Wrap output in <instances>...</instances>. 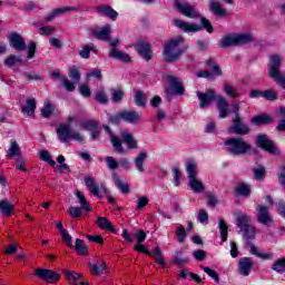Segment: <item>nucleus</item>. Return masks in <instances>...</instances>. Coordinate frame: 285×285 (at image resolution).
Segmentation results:
<instances>
[{
	"mask_svg": "<svg viewBox=\"0 0 285 285\" xmlns=\"http://www.w3.org/2000/svg\"><path fill=\"white\" fill-rule=\"evenodd\" d=\"M184 37L171 38L167 40L163 47V59L166 63H175L181 59V55L188 50L187 47H181Z\"/></svg>",
	"mask_w": 285,
	"mask_h": 285,
	"instance_id": "1",
	"label": "nucleus"
},
{
	"mask_svg": "<svg viewBox=\"0 0 285 285\" xmlns=\"http://www.w3.org/2000/svg\"><path fill=\"white\" fill-rule=\"evenodd\" d=\"M224 146H227L228 153L235 156L246 155V153L253 148L243 137L228 138L224 141Z\"/></svg>",
	"mask_w": 285,
	"mask_h": 285,
	"instance_id": "2",
	"label": "nucleus"
},
{
	"mask_svg": "<svg viewBox=\"0 0 285 285\" xmlns=\"http://www.w3.org/2000/svg\"><path fill=\"white\" fill-rule=\"evenodd\" d=\"M279 68H282V57L277 55L271 56L268 65V76L285 90V76L282 75Z\"/></svg>",
	"mask_w": 285,
	"mask_h": 285,
	"instance_id": "3",
	"label": "nucleus"
},
{
	"mask_svg": "<svg viewBox=\"0 0 285 285\" xmlns=\"http://www.w3.org/2000/svg\"><path fill=\"white\" fill-rule=\"evenodd\" d=\"M253 43V36L250 33L233 35L224 37L220 42V48H230L233 46H246Z\"/></svg>",
	"mask_w": 285,
	"mask_h": 285,
	"instance_id": "4",
	"label": "nucleus"
},
{
	"mask_svg": "<svg viewBox=\"0 0 285 285\" xmlns=\"http://www.w3.org/2000/svg\"><path fill=\"white\" fill-rule=\"evenodd\" d=\"M109 121L114 125L126 121L127 124H139L141 121V114L135 110H121L115 116L109 117Z\"/></svg>",
	"mask_w": 285,
	"mask_h": 285,
	"instance_id": "5",
	"label": "nucleus"
},
{
	"mask_svg": "<svg viewBox=\"0 0 285 285\" xmlns=\"http://www.w3.org/2000/svg\"><path fill=\"white\" fill-rule=\"evenodd\" d=\"M57 135L60 141H62L63 144H66L68 139H75V141H80V142L83 141V136L72 130V127L70 126V124L60 125L57 129Z\"/></svg>",
	"mask_w": 285,
	"mask_h": 285,
	"instance_id": "6",
	"label": "nucleus"
},
{
	"mask_svg": "<svg viewBox=\"0 0 285 285\" xmlns=\"http://www.w3.org/2000/svg\"><path fill=\"white\" fill-rule=\"evenodd\" d=\"M35 275L42 282H47L48 284H57L59 279H61V274L46 268H37L35 269Z\"/></svg>",
	"mask_w": 285,
	"mask_h": 285,
	"instance_id": "7",
	"label": "nucleus"
},
{
	"mask_svg": "<svg viewBox=\"0 0 285 285\" xmlns=\"http://www.w3.org/2000/svg\"><path fill=\"white\" fill-rule=\"evenodd\" d=\"M169 88L165 90L167 97H173V91L175 95H184L186 92V89L184 88V83L179 78L173 76V75H167Z\"/></svg>",
	"mask_w": 285,
	"mask_h": 285,
	"instance_id": "8",
	"label": "nucleus"
},
{
	"mask_svg": "<svg viewBox=\"0 0 285 285\" xmlns=\"http://www.w3.org/2000/svg\"><path fill=\"white\" fill-rule=\"evenodd\" d=\"M174 7L184 14V17H188L189 19H199V11L197 8L188 2H179L176 0Z\"/></svg>",
	"mask_w": 285,
	"mask_h": 285,
	"instance_id": "9",
	"label": "nucleus"
},
{
	"mask_svg": "<svg viewBox=\"0 0 285 285\" xmlns=\"http://www.w3.org/2000/svg\"><path fill=\"white\" fill-rule=\"evenodd\" d=\"M232 121L233 125L227 129L230 135L244 136L250 132V127H248V125H246L244 120H242V116L234 117Z\"/></svg>",
	"mask_w": 285,
	"mask_h": 285,
	"instance_id": "10",
	"label": "nucleus"
},
{
	"mask_svg": "<svg viewBox=\"0 0 285 285\" xmlns=\"http://www.w3.org/2000/svg\"><path fill=\"white\" fill-rule=\"evenodd\" d=\"M256 217L258 224H263V226H273V215H271V212L268 210V206L266 205H259L256 207Z\"/></svg>",
	"mask_w": 285,
	"mask_h": 285,
	"instance_id": "11",
	"label": "nucleus"
},
{
	"mask_svg": "<svg viewBox=\"0 0 285 285\" xmlns=\"http://www.w3.org/2000/svg\"><path fill=\"white\" fill-rule=\"evenodd\" d=\"M256 146L262 148V150L269 153V155H277V146H275L273 140L268 139L267 135H258L256 138Z\"/></svg>",
	"mask_w": 285,
	"mask_h": 285,
	"instance_id": "12",
	"label": "nucleus"
},
{
	"mask_svg": "<svg viewBox=\"0 0 285 285\" xmlns=\"http://www.w3.org/2000/svg\"><path fill=\"white\" fill-rule=\"evenodd\" d=\"M135 48L138 55H140V57H142V59L146 61H150V59H153V49L150 48V42L146 40H138Z\"/></svg>",
	"mask_w": 285,
	"mask_h": 285,
	"instance_id": "13",
	"label": "nucleus"
},
{
	"mask_svg": "<svg viewBox=\"0 0 285 285\" xmlns=\"http://www.w3.org/2000/svg\"><path fill=\"white\" fill-rule=\"evenodd\" d=\"M9 42L11 48H14V50H18V52H23V50L28 48L26 46V39H23L19 33H10Z\"/></svg>",
	"mask_w": 285,
	"mask_h": 285,
	"instance_id": "14",
	"label": "nucleus"
},
{
	"mask_svg": "<svg viewBox=\"0 0 285 285\" xmlns=\"http://www.w3.org/2000/svg\"><path fill=\"white\" fill-rule=\"evenodd\" d=\"M197 97L200 101V108H208L215 101V90L209 89L206 92L197 91Z\"/></svg>",
	"mask_w": 285,
	"mask_h": 285,
	"instance_id": "15",
	"label": "nucleus"
},
{
	"mask_svg": "<svg viewBox=\"0 0 285 285\" xmlns=\"http://www.w3.org/2000/svg\"><path fill=\"white\" fill-rule=\"evenodd\" d=\"M253 258L243 257L238 262V273L245 277H248V275H250V271H253Z\"/></svg>",
	"mask_w": 285,
	"mask_h": 285,
	"instance_id": "16",
	"label": "nucleus"
},
{
	"mask_svg": "<svg viewBox=\"0 0 285 285\" xmlns=\"http://www.w3.org/2000/svg\"><path fill=\"white\" fill-rule=\"evenodd\" d=\"M174 26L183 30V32H199V30H202V26L195 23L190 24L180 19H174Z\"/></svg>",
	"mask_w": 285,
	"mask_h": 285,
	"instance_id": "17",
	"label": "nucleus"
},
{
	"mask_svg": "<svg viewBox=\"0 0 285 285\" xmlns=\"http://www.w3.org/2000/svg\"><path fill=\"white\" fill-rule=\"evenodd\" d=\"M112 32V29L110 28V24H106L101 29H95L91 31L92 37L95 39H99L100 41H110V35Z\"/></svg>",
	"mask_w": 285,
	"mask_h": 285,
	"instance_id": "18",
	"label": "nucleus"
},
{
	"mask_svg": "<svg viewBox=\"0 0 285 285\" xmlns=\"http://www.w3.org/2000/svg\"><path fill=\"white\" fill-rule=\"evenodd\" d=\"M96 12H98V14H101L102 17H108L109 19H111V21H116L117 17H119V13L108 4L98 6L96 8Z\"/></svg>",
	"mask_w": 285,
	"mask_h": 285,
	"instance_id": "19",
	"label": "nucleus"
},
{
	"mask_svg": "<svg viewBox=\"0 0 285 285\" xmlns=\"http://www.w3.org/2000/svg\"><path fill=\"white\" fill-rule=\"evenodd\" d=\"M209 10L212 13H214L216 17H226L228 14V11L224 8V4L219 0H209Z\"/></svg>",
	"mask_w": 285,
	"mask_h": 285,
	"instance_id": "20",
	"label": "nucleus"
},
{
	"mask_svg": "<svg viewBox=\"0 0 285 285\" xmlns=\"http://www.w3.org/2000/svg\"><path fill=\"white\" fill-rule=\"evenodd\" d=\"M63 275L67 277L68 282L72 285H88L83 279V276L77 272L65 271Z\"/></svg>",
	"mask_w": 285,
	"mask_h": 285,
	"instance_id": "21",
	"label": "nucleus"
},
{
	"mask_svg": "<svg viewBox=\"0 0 285 285\" xmlns=\"http://www.w3.org/2000/svg\"><path fill=\"white\" fill-rule=\"evenodd\" d=\"M79 8L77 7H61L53 9L48 17L45 18V21H52V19L59 17V14H66V12L77 11Z\"/></svg>",
	"mask_w": 285,
	"mask_h": 285,
	"instance_id": "22",
	"label": "nucleus"
},
{
	"mask_svg": "<svg viewBox=\"0 0 285 285\" xmlns=\"http://www.w3.org/2000/svg\"><path fill=\"white\" fill-rule=\"evenodd\" d=\"M21 110L27 117H32L35 110H37V100L32 97L26 99V105L21 107Z\"/></svg>",
	"mask_w": 285,
	"mask_h": 285,
	"instance_id": "23",
	"label": "nucleus"
},
{
	"mask_svg": "<svg viewBox=\"0 0 285 285\" xmlns=\"http://www.w3.org/2000/svg\"><path fill=\"white\" fill-rule=\"evenodd\" d=\"M217 108L219 110V118L220 119H226V117H228L229 106H228V101L226 100L225 97H223V96L218 97Z\"/></svg>",
	"mask_w": 285,
	"mask_h": 285,
	"instance_id": "24",
	"label": "nucleus"
},
{
	"mask_svg": "<svg viewBox=\"0 0 285 285\" xmlns=\"http://www.w3.org/2000/svg\"><path fill=\"white\" fill-rule=\"evenodd\" d=\"M104 129L110 136L111 144H112L116 153H119V154L124 153V145L121 144V139H119V137H117V136H115V134H112V130H110V127L104 125Z\"/></svg>",
	"mask_w": 285,
	"mask_h": 285,
	"instance_id": "25",
	"label": "nucleus"
},
{
	"mask_svg": "<svg viewBox=\"0 0 285 285\" xmlns=\"http://www.w3.org/2000/svg\"><path fill=\"white\" fill-rule=\"evenodd\" d=\"M51 77L53 79H59L68 92H73L76 87L70 80H68V78H66V76L60 75L59 71H52Z\"/></svg>",
	"mask_w": 285,
	"mask_h": 285,
	"instance_id": "26",
	"label": "nucleus"
},
{
	"mask_svg": "<svg viewBox=\"0 0 285 285\" xmlns=\"http://www.w3.org/2000/svg\"><path fill=\"white\" fill-rule=\"evenodd\" d=\"M252 124H254V126H266L273 124V118H271L268 114L257 115L253 117Z\"/></svg>",
	"mask_w": 285,
	"mask_h": 285,
	"instance_id": "27",
	"label": "nucleus"
},
{
	"mask_svg": "<svg viewBox=\"0 0 285 285\" xmlns=\"http://www.w3.org/2000/svg\"><path fill=\"white\" fill-rule=\"evenodd\" d=\"M109 57H111V59H118V61H125L126 63L130 61V56L117 48H114L109 51Z\"/></svg>",
	"mask_w": 285,
	"mask_h": 285,
	"instance_id": "28",
	"label": "nucleus"
},
{
	"mask_svg": "<svg viewBox=\"0 0 285 285\" xmlns=\"http://www.w3.org/2000/svg\"><path fill=\"white\" fill-rule=\"evenodd\" d=\"M85 184L87 188L90 190L91 195L99 197V185L95 181V178H92L91 176H86Z\"/></svg>",
	"mask_w": 285,
	"mask_h": 285,
	"instance_id": "29",
	"label": "nucleus"
},
{
	"mask_svg": "<svg viewBox=\"0 0 285 285\" xmlns=\"http://www.w3.org/2000/svg\"><path fill=\"white\" fill-rule=\"evenodd\" d=\"M134 101L138 108H146L148 96H146V92L137 90L134 96Z\"/></svg>",
	"mask_w": 285,
	"mask_h": 285,
	"instance_id": "30",
	"label": "nucleus"
},
{
	"mask_svg": "<svg viewBox=\"0 0 285 285\" xmlns=\"http://www.w3.org/2000/svg\"><path fill=\"white\" fill-rule=\"evenodd\" d=\"M14 212V205H12L8 199L0 200V213L6 217H10Z\"/></svg>",
	"mask_w": 285,
	"mask_h": 285,
	"instance_id": "31",
	"label": "nucleus"
},
{
	"mask_svg": "<svg viewBox=\"0 0 285 285\" xmlns=\"http://www.w3.org/2000/svg\"><path fill=\"white\" fill-rule=\"evenodd\" d=\"M98 228H101L102 230H109V233H115V226H112V223L108 220L106 217H98L96 222Z\"/></svg>",
	"mask_w": 285,
	"mask_h": 285,
	"instance_id": "32",
	"label": "nucleus"
},
{
	"mask_svg": "<svg viewBox=\"0 0 285 285\" xmlns=\"http://www.w3.org/2000/svg\"><path fill=\"white\" fill-rule=\"evenodd\" d=\"M41 115L46 119H50L55 115V105L50 100H46L41 109Z\"/></svg>",
	"mask_w": 285,
	"mask_h": 285,
	"instance_id": "33",
	"label": "nucleus"
},
{
	"mask_svg": "<svg viewBox=\"0 0 285 285\" xmlns=\"http://www.w3.org/2000/svg\"><path fill=\"white\" fill-rule=\"evenodd\" d=\"M10 144L11 146L7 153V159L21 157V148L19 147V144H17V140H11Z\"/></svg>",
	"mask_w": 285,
	"mask_h": 285,
	"instance_id": "34",
	"label": "nucleus"
},
{
	"mask_svg": "<svg viewBox=\"0 0 285 285\" xmlns=\"http://www.w3.org/2000/svg\"><path fill=\"white\" fill-rule=\"evenodd\" d=\"M188 186L191 188V190L194 193H204L205 190V186L204 183H202V180H199L197 177L196 178H190Z\"/></svg>",
	"mask_w": 285,
	"mask_h": 285,
	"instance_id": "35",
	"label": "nucleus"
},
{
	"mask_svg": "<svg viewBox=\"0 0 285 285\" xmlns=\"http://www.w3.org/2000/svg\"><path fill=\"white\" fill-rule=\"evenodd\" d=\"M236 226H238V228H240V230L248 226H252L250 218L248 217V215L238 214V216L236 218Z\"/></svg>",
	"mask_w": 285,
	"mask_h": 285,
	"instance_id": "36",
	"label": "nucleus"
},
{
	"mask_svg": "<svg viewBox=\"0 0 285 285\" xmlns=\"http://www.w3.org/2000/svg\"><path fill=\"white\" fill-rule=\"evenodd\" d=\"M186 170L188 175V179H195L197 178V163L195 160H188L186 164Z\"/></svg>",
	"mask_w": 285,
	"mask_h": 285,
	"instance_id": "37",
	"label": "nucleus"
},
{
	"mask_svg": "<svg viewBox=\"0 0 285 285\" xmlns=\"http://www.w3.org/2000/svg\"><path fill=\"white\" fill-rule=\"evenodd\" d=\"M112 177L117 188H119V190H121V193H124L125 195H128V193H130V187L128 186V184L121 181V178H119L117 174H114Z\"/></svg>",
	"mask_w": 285,
	"mask_h": 285,
	"instance_id": "38",
	"label": "nucleus"
},
{
	"mask_svg": "<svg viewBox=\"0 0 285 285\" xmlns=\"http://www.w3.org/2000/svg\"><path fill=\"white\" fill-rule=\"evenodd\" d=\"M147 157H148V153L140 151L139 155L135 158V165L137 170H139V173H144V163L146 161Z\"/></svg>",
	"mask_w": 285,
	"mask_h": 285,
	"instance_id": "39",
	"label": "nucleus"
},
{
	"mask_svg": "<svg viewBox=\"0 0 285 285\" xmlns=\"http://www.w3.org/2000/svg\"><path fill=\"white\" fill-rule=\"evenodd\" d=\"M121 137L125 144H127L128 148H130L131 150L138 148L137 140H135V137L131 134L122 132Z\"/></svg>",
	"mask_w": 285,
	"mask_h": 285,
	"instance_id": "40",
	"label": "nucleus"
},
{
	"mask_svg": "<svg viewBox=\"0 0 285 285\" xmlns=\"http://www.w3.org/2000/svg\"><path fill=\"white\" fill-rule=\"evenodd\" d=\"M89 248L90 247H88V245H86V243H83L82 239L80 238L76 239L75 249H76V253H78V255H88Z\"/></svg>",
	"mask_w": 285,
	"mask_h": 285,
	"instance_id": "41",
	"label": "nucleus"
},
{
	"mask_svg": "<svg viewBox=\"0 0 285 285\" xmlns=\"http://www.w3.org/2000/svg\"><path fill=\"white\" fill-rule=\"evenodd\" d=\"M108 265L106 263H101L100 265H97L96 263H89L90 273L92 275H101L104 273L105 268H107Z\"/></svg>",
	"mask_w": 285,
	"mask_h": 285,
	"instance_id": "42",
	"label": "nucleus"
},
{
	"mask_svg": "<svg viewBox=\"0 0 285 285\" xmlns=\"http://www.w3.org/2000/svg\"><path fill=\"white\" fill-rule=\"evenodd\" d=\"M254 178L258 181H262L266 177V168L262 165H258L253 168Z\"/></svg>",
	"mask_w": 285,
	"mask_h": 285,
	"instance_id": "43",
	"label": "nucleus"
},
{
	"mask_svg": "<svg viewBox=\"0 0 285 285\" xmlns=\"http://www.w3.org/2000/svg\"><path fill=\"white\" fill-rule=\"evenodd\" d=\"M76 196L79 199V204L80 207L82 208V210H87V213H90V210H92L90 208V203H88V200L86 199V196H83V194H81V191H76Z\"/></svg>",
	"mask_w": 285,
	"mask_h": 285,
	"instance_id": "44",
	"label": "nucleus"
},
{
	"mask_svg": "<svg viewBox=\"0 0 285 285\" xmlns=\"http://www.w3.org/2000/svg\"><path fill=\"white\" fill-rule=\"evenodd\" d=\"M69 79H71L73 82L71 83H79V81L81 80V73L79 72V68L77 67H71L69 69Z\"/></svg>",
	"mask_w": 285,
	"mask_h": 285,
	"instance_id": "45",
	"label": "nucleus"
},
{
	"mask_svg": "<svg viewBox=\"0 0 285 285\" xmlns=\"http://www.w3.org/2000/svg\"><path fill=\"white\" fill-rule=\"evenodd\" d=\"M235 191L237 195H240L242 197H248L250 195V186L246 184H239L236 188Z\"/></svg>",
	"mask_w": 285,
	"mask_h": 285,
	"instance_id": "46",
	"label": "nucleus"
},
{
	"mask_svg": "<svg viewBox=\"0 0 285 285\" xmlns=\"http://www.w3.org/2000/svg\"><path fill=\"white\" fill-rule=\"evenodd\" d=\"M219 230H220L222 242H226V239H228V225L226 224V220L224 219L219 220Z\"/></svg>",
	"mask_w": 285,
	"mask_h": 285,
	"instance_id": "47",
	"label": "nucleus"
},
{
	"mask_svg": "<svg viewBox=\"0 0 285 285\" xmlns=\"http://www.w3.org/2000/svg\"><path fill=\"white\" fill-rule=\"evenodd\" d=\"M240 230L244 233L246 239H255V235H256V233H257L255 226L249 225V226H247V227H244V228L240 229Z\"/></svg>",
	"mask_w": 285,
	"mask_h": 285,
	"instance_id": "48",
	"label": "nucleus"
},
{
	"mask_svg": "<svg viewBox=\"0 0 285 285\" xmlns=\"http://www.w3.org/2000/svg\"><path fill=\"white\" fill-rule=\"evenodd\" d=\"M95 50L94 43H88L82 47V50L79 51V55L82 59H90V51Z\"/></svg>",
	"mask_w": 285,
	"mask_h": 285,
	"instance_id": "49",
	"label": "nucleus"
},
{
	"mask_svg": "<svg viewBox=\"0 0 285 285\" xmlns=\"http://www.w3.org/2000/svg\"><path fill=\"white\" fill-rule=\"evenodd\" d=\"M272 271H276V273H285V258L277 259L272 265Z\"/></svg>",
	"mask_w": 285,
	"mask_h": 285,
	"instance_id": "50",
	"label": "nucleus"
},
{
	"mask_svg": "<svg viewBox=\"0 0 285 285\" xmlns=\"http://www.w3.org/2000/svg\"><path fill=\"white\" fill-rule=\"evenodd\" d=\"M124 90L116 89L111 91V100L114 104H121V99H124Z\"/></svg>",
	"mask_w": 285,
	"mask_h": 285,
	"instance_id": "51",
	"label": "nucleus"
},
{
	"mask_svg": "<svg viewBox=\"0 0 285 285\" xmlns=\"http://www.w3.org/2000/svg\"><path fill=\"white\" fill-rule=\"evenodd\" d=\"M263 98L267 101H275L277 100V91L275 89H268L263 91Z\"/></svg>",
	"mask_w": 285,
	"mask_h": 285,
	"instance_id": "52",
	"label": "nucleus"
},
{
	"mask_svg": "<svg viewBox=\"0 0 285 285\" xmlns=\"http://www.w3.org/2000/svg\"><path fill=\"white\" fill-rule=\"evenodd\" d=\"M176 237H177V242H179L180 244H184V240L186 239V228L184 226L179 225L177 227Z\"/></svg>",
	"mask_w": 285,
	"mask_h": 285,
	"instance_id": "53",
	"label": "nucleus"
},
{
	"mask_svg": "<svg viewBox=\"0 0 285 285\" xmlns=\"http://www.w3.org/2000/svg\"><path fill=\"white\" fill-rule=\"evenodd\" d=\"M68 213L73 219H78V217H81V215H83L81 207L75 206L69 207Z\"/></svg>",
	"mask_w": 285,
	"mask_h": 285,
	"instance_id": "54",
	"label": "nucleus"
},
{
	"mask_svg": "<svg viewBox=\"0 0 285 285\" xmlns=\"http://www.w3.org/2000/svg\"><path fill=\"white\" fill-rule=\"evenodd\" d=\"M105 161L110 170H117L119 168V163L112 156L106 157Z\"/></svg>",
	"mask_w": 285,
	"mask_h": 285,
	"instance_id": "55",
	"label": "nucleus"
},
{
	"mask_svg": "<svg viewBox=\"0 0 285 285\" xmlns=\"http://www.w3.org/2000/svg\"><path fill=\"white\" fill-rule=\"evenodd\" d=\"M200 268L204 271V273H207L214 282L219 283V274L215 269H212L210 267H204L200 266Z\"/></svg>",
	"mask_w": 285,
	"mask_h": 285,
	"instance_id": "56",
	"label": "nucleus"
},
{
	"mask_svg": "<svg viewBox=\"0 0 285 285\" xmlns=\"http://www.w3.org/2000/svg\"><path fill=\"white\" fill-rule=\"evenodd\" d=\"M82 128L85 130H89V132H92L99 128V124L95 120H88L87 122L83 124Z\"/></svg>",
	"mask_w": 285,
	"mask_h": 285,
	"instance_id": "57",
	"label": "nucleus"
},
{
	"mask_svg": "<svg viewBox=\"0 0 285 285\" xmlns=\"http://www.w3.org/2000/svg\"><path fill=\"white\" fill-rule=\"evenodd\" d=\"M200 23L203 28L209 32V35H213V32H215V29H213V23H210V20L203 17L200 18Z\"/></svg>",
	"mask_w": 285,
	"mask_h": 285,
	"instance_id": "58",
	"label": "nucleus"
},
{
	"mask_svg": "<svg viewBox=\"0 0 285 285\" xmlns=\"http://www.w3.org/2000/svg\"><path fill=\"white\" fill-rule=\"evenodd\" d=\"M149 202L150 200L148 199L147 196L139 197L138 200H137L136 210H141L142 208H146V206H148Z\"/></svg>",
	"mask_w": 285,
	"mask_h": 285,
	"instance_id": "59",
	"label": "nucleus"
},
{
	"mask_svg": "<svg viewBox=\"0 0 285 285\" xmlns=\"http://www.w3.org/2000/svg\"><path fill=\"white\" fill-rule=\"evenodd\" d=\"M19 250V245L17 243L10 244L7 247H4V255H14Z\"/></svg>",
	"mask_w": 285,
	"mask_h": 285,
	"instance_id": "60",
	"label": "nucleus"
},
{
	"mask_svg": "<svg viewBox=\"0 0 285 285\" xmlns=\"http://www.w3.org/2000/svg\"><path fill=\"white\" fill-rule=\"evenodd\" d=\"M224 92H226L228 97H237V90L228 82L224 83Z\"/></svg>",
	"mask_w": 285,
	"mask_h": 285,
	"instance_id": "61",
	"label": "nucleus"
},
{
	"mask_svg": "<svg viewBox=\"0 0 285 285\" xmlns=\"http://www.w3.org/2000/svg\"><path fill=\"white\" fill-rule=\"evenodd\" d=\"M96 101H98V104H108V96H106V91H98L95 96Z\"/></svg>",
	"mask_w": 285,
	"mask_h": 285,
	"instance_id": "62",
	"label": "nucleus"
},
{
	"mask_svg": "<svg viewBox=\"0 0 285 285\" xmlns=\"http://www.w3.org/2000/svg\"><path fill=\"white\" fill-rule=\"evenodd\" d=\"M21 63V59L17 58L16 56H9L6 60H4V66H8V68H12V66H14V63Z\"/></svg>",
	"mask_w": 285,
	"mask_h": 285,
	"instance_id": "63",
	"label": "nucleus"
},
{
	"mask_svg": "<svg viewBox=\"0 0 285 285\" xmlns=\"http://www.w3.org/2000/svg\"><path fill=\"white\" fill-rule=\"evenodd\" d=\"M198 222L200 224H208V213L206 212V209H200L198 212Z\"/></svg>",
	"mask_w": 285,
	"mask_h": 285,
	"instance_id": "64",
	"label": "nucleus"
}]
</instances>
